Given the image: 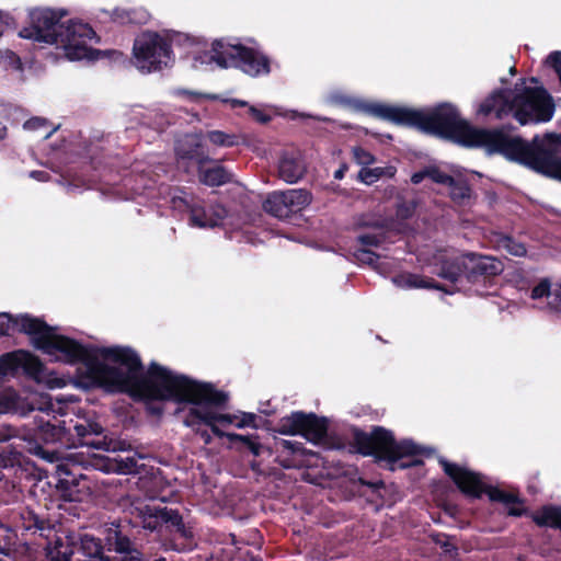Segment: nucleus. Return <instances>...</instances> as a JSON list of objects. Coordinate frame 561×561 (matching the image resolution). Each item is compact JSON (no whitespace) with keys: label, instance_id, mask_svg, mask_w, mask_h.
<instances>
[{"label":"nucleus","instance_id":"nucleus-35","mask_svg":"<svg viewBox=\"0 0 561 561\" xmlns=\"http://www.w3.org/2000/svg\"><path fill=\"white\" fill-rule=\"evenodd\" d=\"M137 469V459L135 457L122 458L119 461V471L122 473H133Z\"/></svg>","mask_w":561,"mask_h":561},{"label":"nucleus","instance_id":"nucleus-7","mask_svg":"<svg viewBox=\"0 0 561 561\" xmlns=\"http://www.w3.org/2000/svg\"><path fill=\"white\" fill-rule=\"evenodd\" d=\"M193 60L194 68L215 62L221 68H239L251 77L267 75L271 71L270 60L262 53L224 41H215L209 50L195 55Z\"/></svg>","mask_w":561,"mask_h":561},{"label":"nucleus","instance_id":"nucleus-17","mask_svg":"<svg viewBox=\"0 0 561 561\" xmlns=\"http://www.w3.org/2000/svg\"><path fill=\"white\" fill-rule=\"evenodd\" d=\"M278 176L286 183H297L307 171L302 154L297 150L285 151L278 160Z\"/></svg>","mask_w":561,"mask_h":561},{"label":"nucleus","instance_id":"nucleus-32","mask_svg":"<svg viewBox=\"0 0 561 561\" xmlns=\"http://www.w3.org/2000/svg\"><path fill=\"white\" fill-rule=\"evenodd\" d=\"M0 61L5 68L14 70L21 69V60L16 54L11 50H5L0 54Z\"/></svg>","mask_w":561,"mask_h":561},{"label":"nucleus","instance_id":"nucleus-26","mask_svg":"<svg viewBox=\"0 0 561 561\" xmlns=\"http://www.w3.org/2000/svg\"><path fill=\"white\" fill-rule=\"evenodd\" d=\"M206 139L215 147H233L239 144V137L234 134H228L221 130H210L206 134Z\"/></svg>","mask_w":561,"mask_h":561},{"label":"nucleus","instance_id":"nucleus-38","mask_svg":"<svg viewBox=\"0 0 561 561\" xmlns=\"http://www.w3.org/2000/svg\"><path fill=\"white\" fill-rule=\"evenodd\" d=\"M23 127L27 130H38L42 127H46V121L39 117H34L26 121Z\"/></svg>","mask_w":561,"mask_h":561},{"label":"nucleus","instance_id":"nucleus-1","mask_svg":"<svg viewBox=\"0 0 561 561\" xmlns=\"http://www.w3.org/2000/svg\"><path fill=\"white\" fill-rule=\"evenodd\" d=\"M355 107L382 119L415 126L425 133L454 139L467 147H481L489 153H501L534 170L551 172L561 181V161L556 158L560 145L557 135L536 137L529 144L501 130L476 128L462 119L456 107L448 103L427 112L368 102H356Z\"/></svg>","mask_w":561,"mask_h":561},{"label":"nucleus","instance_id":"nucleus-13","mask_svg":"<svg viewBox=\"0 0 561 561\" xmlns=\"http://www.w3.org/2000/svg\"><path fill=\"white\" fill-rule=\"evenodd\" d=\"M278 432L285 435H301L307 440L320 445L327 437V423L314 414L294 412L280 419Z\"/></svg>","mask_w":561,"mask_h":561},{"label":"nucleus","instance_id":"nucleus-37","mask_svg":"<svg viewBox=\"0 0 561 561\" xmlns=\"http://www.w3.org/2000/svg\"><path fill=\"white\" fill-rule=\"evenodd\" d=\"M280 446L284 450L290 451L293 454H298L304 451V447L301 443L293 442V440H282Z\"/></svg>","mask_w":561,"mask_h":561},{"label":"nucleus","instance_id":"nucleus-42","mask_svg":"<svg viewBox=\"0 0 561 561\" xmlns=\"http://www.w3.org/2000/svg\"><path fill=\"white\" fill-rule=\"evenodd\" d=\"M248 448L250 449V451L254 455V456H260L261 454V449H262V446L256 443V442H253L252 439H250L247 444Z\"/></svg>","mask_w":561,"mask_h":561},{"label":"nucleus","instance_id":"nucleus-19","mask_svg":"<svg viewBox=\"0 0 561 561\" xmlns=\"http://www.w3.org/2000/svg\"><path fill=\"white\" fill-rule=\"evenodd\" d=\"M206 163L197 164L199 182L207 186H220L231 180V173L222 165L216 163L213 167H205Z\"/></svg>","mask_w":561,"mask_h":561},{"label":"nucleus","instance_id":"nucleus-36","mask_svg":"<svg viewBox=\"0 0 561 561\" xmlns=\"http://www.w3.org/2000/svg\"><path fill=\"white\" fill-rule=\"evenodd\" d=\"M549 305L553 309H560L561 308V284H557L552 288L551 294H550Z\"/></svg>","mask_w":561,"mask_h":561},{"label":"nucleus","instance_id":"nucleus-11","mask_svg":"<svg viewBox=\"0 0 561 561\" xmlns=\"http://www.w3.org/2000/svg\"><path fill=\"white\" fill-rule=\"evenodd\" d=\"M174 210L190 213V225L197 228H215L225 226L228 211L221 205H210L206 208L201 202L181 192L171 197Z\"/></svg>","mask_w":561,"mask_h":561},{"label":"nucleus","instance_id":"nucleus-18","mask_svg":"<svg viewBox=\"0 0 561 561\" xmlns=\"http://www.w3.org/2000/svg\"><path fill=\"white\" fill-rule=\"evenodd\" d=\"M179 159L191 160L196 164L211 161L209 156L202 149V140L198 135H185L179 139L175 147Z\"/></svg>","mask_w":561,"mask_h":561},{"label":"nucleus","instance_id":"nucleus-52","mask_svg":"<svg viewBox=\"0 0 561 561\" xmlns=\"http://www.w3.org/2000/svg\"><path fill=\"white\" fill-rule=\"evenodd\" d=\"M179 522H180L179 515H174V520L172 523L178 524Z\"/></svg>","mask_w":561,"mask_h":561},{"label":"nucleus","instance_id":"nucleus-5","mask_svg":"<svg viewBox=\"0 0 561 561\" xmlns=\"http://www.w3.org/2000/svg\"><path fill=\"white\" fill-rule=\"evenodd\" d=\"M554 113L552 98L531 78L522 80L513 90H496L478 106L477 114L502 119L512 114L522 125L548 122Z\"/></svg>","mask_w":561,"mask_h":561},{"label":"nucleus","instance_id":"nucleus-10","mask_svg":"<svg viewBox=\"0 0 561 561\" xmlns=\"http://www.w3.org/2000/svg\"><path fill=\"white\" fill-rule=\"evenodd\" d=\"M370 450L367 454L377 456L390 463L391 469L405 468L408 462H399L402 458L422 453V448L412 440L396 442L391 432L376 427L369 437Z\"/></svg>","mask_w":561,"mask_h":561},{"label":"nucleus","instance_id":"nucleus-47","mask_svg":"<svg viewBox=\"0 0 561 561\" xmlns=\"http://www.w3.org/2000/svg\"><path fill=\"white\" fill-rule=\"evenodd\" d=\"M10 438V434L8 433V430L0 427V442H4Z\"/></svg>","mask_w":561,"mask_h":561},{"label":"nucleus","instance_id":"nucleus-49","mask_svg":"<svg viewBox=\"0 0 561 561\" xmlns=\"http://www.w3.org/2000/svg\"><path fill=\"white\" fill-rule=\"evenodd\" d=\"M58 471L61 474H65V476H68L69 474V471L66 469V466L65 465H58Z\"/></svg>","mask_w":561,"mask_h":561},{"label":"nucleus","instance_id":"nucleus-50","mask_svg":"<svg viewBox=\"0 0 561 561\" xmlns=\"http://www.w3.org/2000/svg\"><path fill=\"white\" fill-rule=\"evenodd\" d=\"M202 437L204 438V442L206 444H209L211 442V437L207 432L202 433Z\"/></svg>","mask_w":561,"mask_h":561},{"label":"nucleus","instance_id":"nucleus-24","mask_svg":"<svg viewBox=\"0 0 561 561\" xmlns=\"http://www.w3.org/2000/svg\"><path fill=\"white\" fill-rule=\"evenodd\" d=\"M394 174L396 168L392 165L376 168H370L369 165L360 169L358 180L367 185H371L385 176L392 178Z\"/></svg>","mask_w":561,"mask_h":561},{"label":"nucleus","instance_id":"nucleus-46","mask_svg":"<svg viewBox=\"0 0 561 561\" xmlns=\"http://www.w3.org/2000/svg\"><path fill=\"white\" fill-rule=\"evenodd\" d=\"M228 102L230 103L231 107L247 106V102L240 101V100H236V99L229 100Z\"/></svg>","mask_w":561,"mask_h":561},{"label":"nucleus","instance_id":"nucleus-25","mask_svg":"<svg viewBox=\"0 0 561 561\" xmlns=\"http://www.w3.org/2000/svg\"><path fill=\"white\" fill-rule=\"evenodd\" d=\"M110 18L117 23H142L147 19V14L144 11L127 10V9H114L110 13Z\"/></svg>","mask_w":561,"mask_h":561},{"label":"nucleus","instance_id":"nucleus-30","mask_svg":"<svg viewBox=\"0 0 561 561\" xmlns=\"http://www.w3.org/2000/svg\"><path fill=\"white\" fill-rule=\"evenodd\" d=\"M71 554L69 547L58 543L48 551V561H70Z\"/></svg>","mask_w":561,"mask_h":561},{"label":"nucleus","instance_id":"nucleus-12","mask_svg":"<svg viewBox=\"0 0 561 561\" xmlns=\"http://www.w3.org/2000/svg\"><path fill=\"white\" fill-rule=\"evenodd\" d=\"M31 411L62 412V408L54 409V400L48 393L38 392H19L14 389L7 388L0 390V413H19L26 414Z\"/></svg>","mask_w":561,"mask_h":561},{"label":"nucleus","instance_id":"nucleus-9","mask_svg":"<svg viewBox=\"0 0 561 561\" xmlns=\"http://www.w3.org/2000/svg\"><path fill=\"white\" fill-rule=\"evenodd\" d=\"M131 64L142 73L171 68L174 55L170 41L156 32L141 33L134 42Z\"/></svg>","mask_w":561,"mask_h":561},{"label":"nucleus","instance_id":"nucleus-48","mask_svg":"<svg viewBox=\"0 0 561 561\" xmlns=\"http://www.w3.org/2000/svg\"><path fill=\"white\" fill-rule=\"evenodd\" d=\"M436 542H437V543H439V545H442V547H444L446 551H449V548H448V546H449V545L447 543V541L445 540V538H440V537H438V538L436 539Z\"/></svg>","mask_w":561,"mask_h":561},{"label":"nucleus","instance_id":"nucleus-40","mask_svg":"<svg viewBox=\"0 0 561 561\" xmlns=\"http://www.w3.org/2000/svg\"><path fill=\"white\" fill-rule=\"evenodd\" d=\"M224 437H227V438H228V439H230V440H239V442H242V443H244L245 445H247V444H248V442L251 439L249 436H245V435L236 434V433H226V432H225Z\"/></svg>","mask_w":561,"mask_h":561},{"label":"nucleus","instance_id":"nucleus-51","mask_svg":"<svg viewBox=\"0 0 561 561\" xmlns=\"http://www.w3.org/2000/svg\"><path fill=\"white\" fill-rule=\"evenodd\" d=\"M51 131H53V130L46 131V133L43 135V137H44V138H48V137L51 135Z\"/></svg>","mask_w":561,"mask_h":561},{"label":"nucleus","instance_id":"nucleus-41","mask_svg":"<svg viewBox=\"0 0 561 561\" xmlns=\"http://www.w3.org/2000/svg\"><path fill=\"white\" fill-rule=\"evenodd\" d=\"M428 179V175H427V168L420 171V172H415L412 176H411V181L412 183L414 184H420L424 179Z\"/></svg>","mask_w":561,"mask_h":561},{"label":"nucleus","instance_id":"nucleus-53","mask_svg":"<svg viewBox=\"0 0 561 561\" xmlns=\"http://www.w3.org/2000/svg\"><path fill=\"white\" fill-rule=\"evenodd\" d=\"M47 458H48L50 461H54V460H55V455H54V454H50V455H48V457H47Z\"/></svg>","mask_w":561,"mask_h":561},{"label":"nucleus","instance_id":"nucleus-29","mask_svg":"<svg viewBox=\"0 0 561 561\" xmlns=\"http://www.w3.org/2000/svg\"><path fill=\"white\" fill-rule=\"evenodd\" d=\"M352 156L354 161L362 168L369 167L376 161L373 153L359 146L352 148Z\"/></svg>","mask_w":561,"mask_h":561},{"label":"nucleus","instance_id":"nucleus-45","mask_svg":"<svg viewBox=\"0 0 561 561\" xmlns=\"http://www.w3.org/2000/svg\"><path fill=\"white\" fill-rule=\"evenodd\" d=\"M347 171V165L342 164L335 172H334V179L342 180L345 172Z\"/></svg>","mask_w":561,"mask_h":561},{"label":"nucleus","instance_id":"nucleus-54","mask_svg":"<svg viewBox=\"0 0 561 561\" xmlns=\"http://www.w3.org/2000/svg\"><path fill=\"white\" fill-rule=\"evenodd\" d=\"M62 482L65 483H69V480H67L66 478L61 480Z\"/></svg>","mask_w":561,"mask_h":561},{"label":"nucleus","instance_id":"nucleus-34","mask_svg":"<svg viewBox=\"0 0 561 561\" xmlns=\"http://www.w3.org/2000/svg\"><path fill=\"white\" fill-rule=\"evenodd\" d=\"M551 290L552 288L549 280L543 279L531 290V298L539 299L547 296L550 299Z\"/></svg>","mask_w":561,"mask_h":561},{"label":"nucleus","instance_id":"nucleus-2","mask_svg":"<svg viewBox=\"0 0 561 561\" xmlns=\"http://www.w3.org/2000/svg\"><path fill=\"white\" fill-rule=\"evenodd\" d=\"M121 369L113 392H126L134 398L173 401L180 405L178 413L187 427L207 425L211 432L224 437L221 427H256V415L238 412L225 413L220 409L227 401L225 392L211 383L193 380L170 369L151 363L144 370L139 355L131 347Z\"/></svg>","mask_w":561,"mask_h":561},{"label":"nucleus","instance_id":"nucleus-6","mask_svg":"<svg viewBox=\"0 0 561 561\" xmlns=\"http://www.w3.org/2000/svg\"><path fill=\"white\" fill-rule=\"evenodd\" d=\"M72 397H56L54 400V409L62 408V412L49 411L42 412L47 419L39 417L36 422V435L44 443H59L64 447H76L78 445H92L87 440L89 435H100L103 431L102 426L87 419L59 420L57 415L68 414V403L72 402Z\"/></svg>","mask_w":561,"mask_h":561},{"label":"nucleus","instance_id":"nucleus-39","mask_svg":"<svg viewBox=\"0 0 561 561\" xmlns=\"http://www.w3.org/2000/svg\"><path fill=\"white\" fill-rule=\"evenodd\" d=\"M249 113L255 121L260 123H266L270 121V116L255 106H249Z\"/></svg>","mask_w":561,"mask_h":561},{"label":"nucleus","instance_id":"nucleus-33","mask_svg":"<svg viewBox=\"0 0 561 561\" xmlns=\"http://www.w3.org/2000/svg\"><path fill=\"white\" fill-rule=\"evenodd\" d=\"M427 175L428 179L432 180L435 183L448 185V183H451L453 176L444 173L436 167H428L427 168Z\"/></svg>","mask_w":561,"mask_h":561},{"label":"nucleus","instance_id":"nucleus-28","mask_svg":"<svg viewBox=\"0 0 561 561\" xmlns=\"http://www.w3.org/2000/svg\"><path fill=\"white\" fill-rule=\"evenodd\" d=\"M499 248L507 251L514 256H524L526 254L525 245L510 237H502L499 241Z\"/></svg>","mask_w":561,"mask_h":561},{"label":"nucleus","instance_id":"nucleus-22","mask_svg":"<svg viewBox=\"0 0 561 561\" xmlns=\"http://www.w3.org/2000/svg\"><path fill=\"white\" fill-rule=\"evenodd\" d=\"M533 519L539 526L561 530V506H545L533 514Z\"/></svg>","mask_w":561,"mask_h":561},{"label":"nucleus","instance_id":"nucleus-43","mask_svg":"<svg viewBox=\"0 0 561 561\" xmlns=\"http://www.w3.org/2000/svg\"><path fill=\"white\" fill-rule=\"evenodd\" d=\"M10 21V16L0 11V36L3 34L5 27L8 26Z\"/></svg>","mask_w":561,"mask_h":561},{"label":"nucleus","instance_id":"nucleus-20","mask_svg":"<svg viewBox=\"0 0 561 561\" xmlns=\"http://www.w3.org/2000/svg\"><path fill=\"white\" fill-rule=\"evenodd\" d=\"M138 516L144 519V527L153 530L158 527L160 520H168L171 518L170 512L165 508H158L150 504L138 502L135 505Z\"/></svg>","mask_w":561,"mask_h":561},{"label":"nucleus","instance_id":"nucleus-16","mask_svg":"<svg viewBox=\"0 0 561 561\" xmlns=\"http://www.w3.org/2000/svg\"><path fill=\"white\" fill-rule=\"evenodd\" d=\"M386 230L383 227H375L371 231L358 236L359 247L354 251V257L358 263L374 265L378 255L370 249L379 247L386 240Z\"/></svg>","mask_w":561,"mask_h":561},{"label":"nucleus","instance_id":"nucleus-31","mask_svg":"<svg viewBox=\"0 0 561 561\" xmlns=\"http://www.w3.org/2000/svg\"><path fill=\"white\" fill-rule=\"evenodd\" d=\"M76 490H70L68 497L69 501L81 502L90 494V488L84 478L76 484Z\"/></svg>","mask_w":561,"mask_h":561},{"label":"nucleus","instance_id":"nucleus-27","mask_svg":"<svg viewBox=\"0 0 561 561\" xmlns=\"http://www.w3.org/2000/svg\"><path fill=\"white\" fill-rule=\"evenodd\" d=\"M448 190L450 197L458 203L463 202L469 197V187L462 180L451 179V183H448Z\"/></svg>","mask_w":561,"mask_h":561},{"label":"nucleus","instance_id":"nucleus-15","mask_svg":"<svg viewBox=\"0 0 561 561\" xmlns=\"http://www.w3.org/2000/svg\"><path fill=\"white\" fill-rule=\"evenodd\" d=\"M461 264L469 279L478 275L494 276L503 271V264L497 259L474 253L462 254Z\"/></svg>","mask_w":561,"mask_h":561},{"label":"nucleus","instance_id":"nucleus-44","mask_svg":"<svg viewBox=\"0 0 561 561\" xmlns=\"http://www.w3.org/2000/svg\"><path fill=\"white\" fill-rule=\"evenodd\" d=\"M30 175L38 181H47L48 180V174L44 171H33V172H31Z\"/></svg>","mask_w":561,"mask_h":561},{"label":"nucleus","instance_id":"nucleus-21","mask_svg":"<svg viewBox=\"0 0 561 561\" xmlns=\"http://www.w3.org/2000/svg\"><path fill=\"white\" fill-rule=\"evenodd\" d=\"M461 259L462 254L453 257H446L445 255L440 254L437 257V261L440 264L438 275L450 282L458 280L462 275L467 277V272L461 264Z\"/></svg>","mask_w":561,"mask_h":561},{"label":"nucleus","instance_id":"nucleus-55","mask_svg":"<svg viewBox=\"0 0 561 561\" xmlns=\"http://www.w3.org/2000/svg\"><path fill=\"white\" fill-rule=\"evenodd\" d=\"M0 561H4L2 558H0Z\"/></svg>","mask_w":561,"mask_h":561},{"label":"nucleus","instance_id":"nucleus-14","mask_svg":"<svg viewBox=\"0 0 561 561\" xmlns=\"http://www.w3.org/2000/svg\"><path fill=\"white\" fill-rule=\"evenodd\" d=\"M311 194L302 188L273 192L263 203V209L279 219L300 213L311 203Z\"/></svg>","mask_w":561,"mask_h":561},{"label":"nucleus","instance_id":"nucleus-3","mask_svg":"<svg viewBox=\"0 0 561 561\" xmlns=\"http://www.w3.org/2000/svg\"><path fill=\"white\" fill-rule=\"evenodd\" d=\"M24 332L33 346L48 356L53 362L80 364L78 368L84 386H101L114 390L116 379L126 359L128 346L87 347L78 341L59 334L55 328L38 318L21 314L13 318L0 313V336L11 332Z\"/></svg>","mask_w":561,"mask_h":561},{"label":"nucleus","instance_id":"nucleus-4","mask_svg":"<svg viewBox=\"0 0 561 561\" xmlns=\"http://www.w3.org/2000/svg\"><path fill=\"white\" fill-rule=\"evenodd\" d=\"M65 15L64 10L32 9L28 12V25L19 34L35 43L55 45L71 61L95 59L98 51L92 48V44L98 39L93 28L81 21L61 22Z\"/></svg>","mask_w":561,"mask_h":561},{"label":"nucleus","instance_id":"nucleus-23","mask_svg":"<svg viewBox=\"0 0 561 561\" xmlns=\"http://www.w3.org/2000/svg\"><path fill=\"white\" fill-rule=\"evenodd\" d=\"M393 283L404 289L411 288H436L440 289L433 280L417 274L403 273L393 277Z\"/></svg>","mask_w":561,"mask_h":561},{"label":"nucleus","instance_id":"nucleus-8","mask_svg":"<svg viewBox=\"0 0 561 561\" xmlns=\"http://www.w3.org/2000/svg\"><path fill=\"white\" fill-rule=\"evenodd\" d=\"M440 463L446 474L453 479L459 490L466 495L479 497L482 493H486L491 501L503 503L510 515H522L523 505L514 493L492 486L484 477L468 468L450 463L446 460H442Z\"/></svg>","mask_w":561,"mask_h":561}]
</instances>
